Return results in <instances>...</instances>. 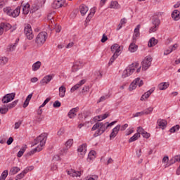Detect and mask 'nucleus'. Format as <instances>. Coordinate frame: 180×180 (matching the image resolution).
Segmentation results:
<instances>
[{"instance_id": "obj_1", "label": "nucleus", "mask_w": 180, "mask_h": 180, "mask_svg": "<svg viewBox=\"0 0 180 180\" xmlns=\"http://www.w3.org/2000/svg\"><path fill=\"white\" fill-rule=\"evenodd\" d=\"M47 133H43L39 135L34 140L33 146H37L40 143L38 146H39V148H43V146L46 144V141H47Z\"/></svg>"}, {"instance_id": "obj_2", "label": "nucleus", "mask_w": 180, "mask_h": 180, "mask_svg": "<svg viewBox=\"0 0 180 180\" xmlns=\"http://www.w3.org/2000/svg\"><path fill=\"white\" fill-rule=\"evenodd\" d=\"M4 12L8 16H11V18H18L20 15V6H18L15 10L11 7H6L4 8Z\"/></svg>"}, {"instance_id": "obj_3", "label": "nucleus", "mask_w": 180, "mask_h": 180, "mask_svg": "<svg viewBox=\"0 0 180 180\" xmlns=\"http://www.w3.org/2000/svg\"><path fill=\"white\" fill-rule=\"evenodd\" d=\"M46 40H47V32H42L38 34L37 36L35 43H37V44H39V46H41L46 43Z\"/></svg>"}, {"instance_id": "obj_4", "label": "nucleus", "mask_w": 180, "mask_h": 180, "mask_svg": "<svg viewBox=\"0 0 180 180\" xmlns=\"http://www.w3.org/2000/svg\"><path fill=\"white\" fill-rule=\"evenodd\" d=\"M108 123L109 122H101V125L99 129L94 134V137H98V136H102V134H103V133H105V131H106V130H108V128L109 127H108Z\"/></svg>"}, {"instance_id": "obj_5", "label": "nucleus", "mask_w": 180, "mask_h": 180, "mask_svg": "<svg viewBox=\"0 0 180 180\" xmlns=\"http://www.w3.org/2000/svg\"><path fill=\"white\" fill-rule=\"evenodd\" d=\"M160 23L161 21L158 18H153L152 19L153 26L149 29V33H154V32H157V30H158V27H160Z\"/></svg>"}, {"instance_id": "obj_6", "label": "nucleus", "mask_w": 180, "mask_h": 180, "mask_svg": "<svg viewBox=\"0 0 180 180\" xmlns=\"http://www.w3.org/2000/svg\"><path fill=\"white\" fill-rule=\"evenodd\" d=\"M134 72V63L129 65L127 69L123 71L122 78H127L129 75H131Z\"/></svg>"}, {"instance_id": "obj_7", "label": "nucleus", "mask_w": 180, "mask_h": 180, "mask_svg": "<svg viewBox=\"0 0 180 180\" xmlns=\"http://www.w3.org/2000/svg\"><path fill=\"white\" fill-rule=\"evenodd\" d=\"M15 96H16L15 93L7 94L3 96L1 102L2 103H9V102H12L15 99Z\"/></svg>"}, {"instance_id": "obj_8", "label": "nucleus", "mask_w": 180, "mask_h": 180, "mask_svg": "<svg viewBox=\"0 0 180 180\" xmlns=\"http://www.w3.org/2000/svg\"><path fill=\"white\" fill-rule=\"evenodd\" d=\"M24 33L28 40L33 39V31L32 30V26L28 24L24 29Z\"/></svg>"}, {"instance_id": "obj_9", "label": "nucleus", "mask_w": 180, "mask_h": 180, "mask_svg": "<svg viewBox=\"0 0 180 180\" xmlns=\"http://www.w3.org/2000/svg\"><path fill=\"white\" fill-rule=\"evenodd\" d=\"M151 61H153V58L150 56L146 57V60H143L141 63L142 70H144V71L148 70L150 65H151Z\"/></svg>"}, {"instance_id": "obj_10", "label": "nucleus", "mask_w": 180, "mask_h": 180, "mask_svg": "<svg viewBox=\"0 0 180 180\" xmlns=\"http://www.w3.org/2000/svg\"><path fill=\"white\" fill-rule=\"evenodd\" d=\"M120 131V124H118L112 129V132L110 134V140H113V139H115V137L117 136Z\"/></svg>"}, {"instance_id": "obj_11", "label": "nucleus", "mask_w": 180, "mask_h": 180, "mask_svg": "<svg viewBox=\"0 0 180 180\" xmlns=\"http://www.w3.org/2000/svg\"><path fill=\"white\" fill-rule=\"evenodd\" d=\"M53 77H54V75H46L41 80L40 84H41V85H46L49 84L50 81L53 79Z\"/></svg>"}, {"instance_id": "obj_12", "label": "nucleus", "mask_w": 180, "mask_h": 180, "mask_svg": "<svg viewBox=\"0 0 180 180\" xmlns=\"http://www.w3.org/2000/svg\"><path fill=\"white\" fill-rule=\"evenodd\" d=\"M79 109L78 107L71 109L68 114V117H70V119H74V117L77 116V112H78Z\"/></svg>"}, {"instance_id": "obj_13", "label": "nucleus", "mask_w": 180, "mask_h": 180, "mask_svg": "<svg viewBox=\"0 0 180 180\" xmlns=\"http://www.w3.org/2000/svg\"><path fill=\"white\" fill-rule=\"evenodd\" d=\"M79 109L78 107L71 109L68 114V117H70V119H74V117L77 116V112H78Z\"/></svg>"}, {"instance_id": "obj_14", "label": "nucleus", "mask_w": 180, "mask_h": 180, "mask_svg": "<svg viewBox=\"0 0 180 180\" xmlns=\"http://www.w3.org/2000/svg\"><path fill=\"white\" fill-rule=\"evenodd\" d=\"M140 82V77L135 79L131 84L129 85V91H133L137 88V84Z\"/></svg>"}, {"instance_id": "obj_15", "label": "nucleus", "mask_w": 180, "mask_h": 180, "mask_svg": "<svg viewBox=\"0 0 180 180\" xmlns=\"http://www.w3.org/2000/svg\"><path fill=\"white\" fill-rule=\"evenodd\" d=\"M68 175L70 176H81V172L75 171V169H71L70 170H68Z\"/></svg>"}, {"instance_id": "obj_16", "label": "nucleus", "mask_w": 180, "mask_h": 180, "mask_svg": "<svg viewBox=\"0 0 180 180\" xmlns=\"http://www.w3.org/2000/svg\"><path fill=\"white\" fill-rule=\"evenodd\" d=\"M63 5H64V3H63V1L55 0L52 4V8H53V9H58L60 8H62Z\"/></svg>"}, {"instance_id": "obj_17", "label": "nucleus", "mask_w": 180, "mask_h": 180, "mask_svg": "<svg viewBox=\"0 0 180 180\" xmlns=\"http://www.w3.org/2000/svg\"><path fill=\"white\" fill-rule=\"evenodd\" d=\"M43 150V148H40V146H37V148H34L31 151L28 152L25 155L26 157H30L31 155H33L34 153H39Z\"/></svg>"}, {"instance_id": "obj_18", "label": "nucleus", "mask_w": 180, "mask_h": 180, "mask_svg": "<svg viewBox=\"0 0 180 180\" xmlns=\"http://www.w3.org/2000/svg\"><path fill=\"white\" fill-rule=\"evenodd\" d=\"M78 153H81V155H85L86 153V143L80 146L77 149Z\"/></svg>"}, {"instance_id": "obj_19", "label": "nucleus", "mask_w": 180, "mask_h": 180, "mask_svg": "<svg viewBox=\"0 0 180 180\" xmlns=\"http://www.w3.org/2000/svg\"><path fill=\"white\" fill-rule=\"evenodd\" d=\"M89 8L85 4H82L79 6L80 13L82 16H84V15L88 12Z\"/></svg>"}, {"instance_id": "obj_20", "label": "nucleus", "mask_w": 180, "mask_h": 180, "mask_svg": "<svg viewBox=\"0 0 180 180\" xmlns=\"http://www.w3.org/2000/svg\"><path fill=\"white\" fill-rule=\"evenodd\" d=\"M169 86V82H162L159 84L158 85V89L160 91H165Z\"/></svg>"}, {"instance_id": "obj_21", "label": "nucleus", "mask_w": 180, "mask_h": 180, "mask_svg": "<svg viewBox=\"0 0 180 180\" xmlns=\"http://www.w3.org/2000/svg\"><path fill=\"white\" fill-rule=\"evenodd\" d=\"M180 12L178 10H174L172 13V18L174 20H179Z\"/></svg>"}, {"instance_id": "obj_22", "label": "nucleus", "mask_w": 180, "mask_h": 180, "mask_svg": "<svg viewBox=\"0 0 180 180\" xmlns=\"http://www.w3.org/2000/svg\"><path fill=\"white\" fill-rule=\"evenodd\" d=\"M65 92H67V89L64 86L59 87V96L60 98H64L65 96Z\"/></svg>"}, {"instance_id": "obj_23", "label": "nucleus", "mask_w": 180, "mask_h": 180, "mask_svg": "<svg viewBox=\"0 0 180 180\" xmlns=\"http://www.w3.org/2000/svg\"><path fill=\"white\" fill-rule=\"evenodd\" d=\"M5 32H8L10 29H12V25L8 22H1L0 25Z\"/></svg>"}, {"instance_id": "obj_24", "label": "nucleus", "mask_w": 180, "mask_h": 180, "mask_svg": "<svg viewBox=\"0 0 180 180\" xmlns=\"http://www.w3.org/2000/svg\"><path fill=\"white\" fill-rule=\"evenodd\" d=\"M137 49H139V46L134 42L131 43L129 46V51L131 53H135V51H137Z\"/></svg>"}, {"instance_id": "obj_25", "label": "nucleus", "mask_w": 180, "mask_h": 180, "mask_svg": "<svg viewBox=\"0 0 180 180\" xmlns=\"http://www.w3.org/2000/svg\"><path fill=\"white\" fill-rule=\"evenodd\" d=\"M29 12H30V4H29V3H27L25 6H23L22 13L24 15H27Z\"/></svg>"}, {"instance_id": "obj_26", "label": "nucleus", "mask_w": 180, "mask_h": 180, "mask_svg": "<svg viewBox=\"0 0 180 180\" xmlns=\"http://www.w3.org/2000/svg\"><path fill=\"white\" fill-rule=\"evenodd\" d=\"M158 44V39H155V38L154 37H152L148 43V47H154V46H155V44Z\"/></svg>"}, {"instance_id": "obj_27", "label": "nucleus", "mask_w": 180, "mask_h": 180, "mask_svg": "<svg viewBox=\"0 0 180 180\" xmlns=\"http://www.w3.org/2000/svg\"><path fill=\"white\" fill-rule=\"evenodd\" d=\"M157 123L160 127H167V124H168L167 120L161 119H158Z\"/></svg>"}, {"instance_id": "obj_28", "label": "nucleus", "mask_w": 180, "mask_h": 180, "mask_svg": "<svg viewBox=\"0 0 180 180\" xmlns=\"http://www.w3.org/2000/svg\"><path fill=\"white\" fill-rule=\"evenodd\" d=\"M26 148H27V146L24 145V146H22V148L18 152L17 157H18V158H20V157H22V155L25 154V151H26Z\"/></svg>"}, {"instance_id": "obj_29", "label": "nucleus", "mask_w": 180, "mask_h": 180, "mask_svg": "<svg viewBox=\"0 0 180 180\" xmlns=\"http://www.w3.org/2000/svg\"><path fill=\"white\" fill-rule=\"evenodd\" d=\"M19 171H20V168L18 167H13L11 169L9 172V175H16V174H18Z\"/></svg>"}, {"instance_id": "obj_30", "label": "nucleus", "mask_w": 180, "mask_h": 180, "mask_svg": "<svg viewBox=\"0 0 180 180\" xmlns=\"http://www.w3.org/2000/svg\"><path fill=\"white\" fill-rule=\"evenodd\" d=\"M110 8L111 9H119L120 8V5L117 1H111Z\"/></svg>"}, {"instance_id": "obj_31", "label": "nucleus", "mask_w": 180, "mask_h": 180, "mask_svg": "<svg viewBox=\"0 0 180 180\" xmlns=\"http://www.w3.org/2000/svg\"><path fill=\"white\" fill-rule=\"evenodd\" d=\"M41 67V62L37 61L32 65V71H37Z\"/></svg>"}, {"instance_id": "obj_32", "label": "nucleus", "mask_w": 180, "mask_h": 180, "mask_svg": "<svg viewBox=\"0 0 180 180\" xmlns=\"http://www.w3.org/2000/svg\"><path fill=\"white\" fill-rule=\"evenodd\" d=\"M141 135L140 134H135L133 136H131L129 139V143H133V141H136V140H139V139H140Z\"/></svg>"}, {"instance_id": "obj_33", "label": "nucleus", "mask_w": 180, "mask_h": 180, "mask_svg": "<svg viewBox=\"0 0 180 180\" xmlns=\"http://www.w3.org/2000/svg\"><path fill=\"white\" fill-rule=\"evenodd\" d=\"M18 102H19V100H15L13 102H12L11 103L6 105L8 110H9V109H13V108H15V106H16L18 105Z\"/></svg>"}, {"instance_id": "obj_34", "label": "nucleus", "mask_w": 180, "mask_h": 180, "mask_svg": "<svg viewBox=\"0 0 180 180\" xmlns=\"http://www.w3.org/2000/svg\"><path fill=\"white\" fill-rule=\"evenodd\" d=\"M9 110H8V107H6V105H4L2 107L0 108V113L1 115H6Z\"/></svg>"}, {"instance_id": "obj_35", "label": "nucleus", "mask_w": 180, "mask_h": 180, "mask_svg": "<svg viewBox=\"0 0 180 180\" xmlns=\"http://www.w3.org/2000/svg\"><path fill=\"white\" fill-rule=\"evenodd\" d=\"M27 174V170H23L20 174H18L15 176V180L22 179V178H25V174Z\"/></svg>"}, {"instance_id": "obj_36", "label": "nucleus", "mask_w": 180, "mask_h": 180, "mask_svg": "<svg viewBox=\"0 0 180 180\" xmlns=\"http://www.w3.org/2000/svg\"><path fill=\"white\" fill-rule=\"evenodd\" d=\"M8 174L9 172L8 170H4L0 176V180H6Z\"/></svg>"}, {"instance_id": "obj_37", "label": "nucleus", "mask_w": 180, "mask_h": 180, "mask_svg": "<svg viewBox=\"0 0 180 180\" xmlns=\"http://www.w3.org/2000/svg\"><path fill=\"white\" fill-rule=\"evenodd\" d=\"M140 27H141V25H138L134 29V33L136 37H140Z\"/></svg>"}, {"instance_id": "obj_38", "label": "nucleus", "mask_w": 180, "mask_h": 180, "mask_svg": "<svg viewBox=\"0 0 180 180\" xmlns=\"http://www.w3.org/2000/svg\"><path fill=\"white\" fill-rule=\"evenodd\" d=\"M117 57H119V54L114 53L110 59V62L108 63L109 65L113 64V63L115 62V60H116Z\"/></svg>"}, {"instance_id": "obj_39", "label": "nucleus", "mask_w": 180, "mask_h": 180, "mask_svg": "<svg viewBox=\"0 0 180 180\" xmlns=\"http://www.w3.org/2000/svg\"><path fill=\"white\" fill-rule=\"evenodd\" d=\"M153 110H154V108L149 107L148 108L144 110L143 112L144 115H150L153 112Z\"/></svg>"}, {"instance_id": "obj_40", "label": "nucleus", "mask_w": 180, "mask_h": 180, "mask_svg": "<svg viewBox=\"0 0 180 180\" xmlns=\"http://www.w3.org/2000/svg\"><path fill=\"white\" fill-rule=\"evenodd\" d=\"M179 129H180L179 124H176V125L172 127V128H170L169 131L171 133H175V131H178V130H179Z\"/></svg>"}, {"instance_id": "obj_41", "label": "nucleus", "mask_w": 180, "mask_h": 180, "mask_svg": "<svg viewBox=\"0 0 180 180\" xmlns=\"http://www.w3.org/2000/svg\"><path fill=\"white\" fill-rule=\"evenodd\" d=\"M8 58L6 57H2L0 58V65H5L8 61Z\"/></svg>"}, {"instance_id": "obj_42", "label": "nucleus", "mask_w": 180, "mask_h": 180, "mask_svg": "<svg viewBox=\"0 0 180 180\" xmlns=\"http://www.w3.org/2000/svg\"><path fill=\"white\" fill-rule=\"evenodd\" d=\"M95 154H96L95 150L90 151L88 154V158H89V160H94V158H95Z\"/></svg>"}, {"instance_id": "obj_43", "label": "nucleus", "mask_w": 180, "mask_h": 180, "mask_svg": "<svg viewBox=\"0 0 180 180\" xmlns=\"http://www.w3.org/2000/svg\"><path fill=\"white\" fill-rule=\"evenodd\" d=\"M106 99H109V96L105 95V96H102L100 99L98 101L97 103H101V102H103L106 101Z\"/></svg>"}, {"instance_id": "obj_44", "label": "nucleus", "mask_w": 180, "mask_h": 180, "mask_svg": "<svg viewBox=\"0 0 180 180\" xmlns=\"http://www.w3.org/2000/svg\"><path fill=\"white\" fill-rule=\"evenodd\" d=\"M99 127H101V122H96L91 128V131H94V130L99 129Z\"/></svg>"}, {"instance_id": "obj_45", "label": "nucleus", "mask_w": 180, "mask_h": 180, "mask_svg": "<svg viewBox=\"0 0 180 180\" xmlns=\"http://www.w3.org/2000/svg\"><path fill=\"white\" fill-rule=\"evenodd\" d=\"M175 162H176L175 161V159H174V158H172L170 160H169V162H167L166 164L165 168H167V167H171V165L175 164Z\"/></svg>"}, {"instance_id": "obj_46", "label": "nucleus", "mask_w": 180, "mask_h": 180, "mask_svg": "<svg viewBox=\"0 0 180 180\" xmlns=\"http://www.w3.org/2000/svg\"><path fill=\"white\" fill-rule=\"evenodd\" d=\"M74 143V141L72 139H69L67 141V142L65 143V146L68 148H70L71 147V146H72Z\"/></svg>"}, {"instance_id": "obj_47", "label": "nucleus", "mask_w": 180, "mask_h": 180, "mask_svg": "<svg viewBox=\"0 0 180 180\" xmlns=\"http://www.w3.org/2000/svg\"><path fill=\"white\" fill-rule=\"evenodd\" d=\"M39 6L36 5V4H34L32 6V8H31V12L32 13H34V12H37V11H39Z\"/></svg>"}, {"instance_id": "obj_48", "label": "nucleus", "mask_w": 180, "mask_h": 180, "mask_svg": "<svg viewBox=\"0 0 180 180\" xmlns=\"http://www.w3.org/2000/svg\"><path fill=\"white\" fill-rule=\"evenodd\" d=\"M178 49V44H174L172 46H169V53H172Z\"/></svg>"}, {"instance_id": "obj_49", "label": "nucleus", "mask_w": 180, "mask_h": 180, "mask_svg": "<svg viewBox=\"0 0 180 180\" xmlns=\"http://www.w3.org/2000/svg\"><path fill=\"white\" fill-rule=\"evenodd\" d=\"M51 101V98L49 97L47 98L44 103L39 106V108H44L45 105H47V103H49V101Z\"/></svg>"}, {"instance_id": "obj_50", "label": "nucleus", "mask_w": 180, "mask_h": 180, "mask_svg": "<svg viewBox=\"0 0 180 180\" xmlns=\"http://www.w3.org/2000/svg\"><path fill=\"white\" fill-rule=\"evenodd\" d=\"M61 106V103L59 101H56L53 104V108H60Z\"/></svg>"}, {"instance_id": "obj_51", "label": "nucleus", "mask_w": 180, "mask_h": 180, "mask_svg": "<svg viewBox=\"0 0 180 180\" xmlns=\"http://www.w3.org/2000/svg\"><path fill=\"white\" fill-rule=\"evenodd\" d=\"M15 49H16V46H15V44L9 45V46L7 47L8 51H13V50H15Z\"/></svg>"}, {"instance_id": "obj_52", "label": "nucleus", "mask_w": 180, "mask_h": 180, "mask_svg": "<svg viewBox=\"0 0 180 180\" xmlns=\"http://www.w3.org/2000/svg\"><path fill=\"white\" fill-rule=\"evenodd\" d=\"M144 115H145L144 112L141 111V112H136L135 114H133V117H139V116H143Z\"/></svg>"}, {"instance_id": "obj_53", "label": "nucleus", "mask_w": 180, "mask_h": 180, "mask_svg": "<svg viewBox=\"0 0 180 180\" xmlns=\"http://www.w3.org/2000/svg\"><path fill=\"white\" fill-rule=\"evenodd\" d=\"M119 47V44H114L112 46H111V51L112 53H115V50Z\"/></svg>"}, {"instance_id": "obj_54", "label": "nucleus", "mask_w": 180, "mask_h": 180, "mask_svg": "<svg viewBox=\"0 0 180 180\" xmlns=\"http://www.w3.org/2000/svg\"><path fill=\"white\" fill-rule=\"evenodd\" d=\"M75 67H82V63L79 61H76L74 64V65L72 66V70H74V68H75Z\"/></svg>"}, {"instance_id": "obj_55", "label": "nucleus", "mask_w": 180, "mask_h": 180, "mask_svg": "<svg viewBox=\"0 0 180 180\" xmlns=\"http://www.w3.org/2000/svg\"><path fill=\"white\" fill-rule=\"evenodd\" d=\"M141 135L143 136V137H144V139H149L150 137V133H148L147 131H144Z\"/></svg>"}, {"instance_id": "obj_56", "label": "nucleus", "mask_w": 180, "mask_h": 180, "mask_svg": "<svg viewBox=\"0 0 180 180\" xmlns=\"http://www.w3.org/2000/svg\"><path fill=\"white\" fill-rule=\"evenodd\" d=\"M144 131H145L144 129H143L141 127H139L137 128V133H136V134H139V136H140V134H143V133Z\"/></svg>"}, {"instance_id": "obj_57", "label": "nucleus", "mask_w": 180, "mask_h": 180, "mask_svg": "<svg viewBox=\"0 0 180 180\" xmlns=\"http://www.w3.org/2000/svg\"><path fill=\"white\" fill-rule=\"evenodd\" d=\"M78 88H79V84H75L74 86H72L70 89L71 92H75V91H77V89H78Z\"/></svg>"}, {"instance_id": "obj_58", "label": "nucleus", "mask_w": 180, "mask_h": 180, "mask_svg": "<svg viewBox=\"0 0 180 180\" xmlns=\"http://www.w3.org/2000/svg\"><path fill=\"white\" fill-rule=\"evenodd\" d=\"M22 124V121H18V122L15 123V127L14 129H18L19 127H20V125Z\"/></svg>"}, {"instance_id": "obj_59", "label": "nucleus", "mask_w": 180, "mask_h": 180, "mask_svg": "<svg viewBox=\"0 0 180 180\" xmlns=\"http://www.w3.org/2000/svg\"><path fill=\"white\" fill-rule=\"evenodd\" d=\"M129 127V124H124V125L121 126L120 125V130H121V131H124V130H126V128Z\"/></svg>"}, {"instance_id": "obj_60", "label": "nucleus", "mask_w": 180, "mask_h": 180, "mask_svg": "<svg viewBox=\"0 0 180 180\" xmlns=\"http://www.w3.org/2000/svg\"><path fill=\"white\" fill-rule=\"evenodd\" d=\"M122 46H120L119 44H118V47L117 48V49L115 50V51L114 52V54H119V56H120V51L122 49H121Z\"/></svg>"}, {"instance_id": "obj_61", "label": "nucleus", "mask_w": 180, "mask_h": 180, "mask_svg": "<svg viewBox=\"0 0 180 180\" xmlns=\"http://www.w3.org/2000/svg\"><path fill=\"white\" fill-rule=\"evenodd\" d=\"M12 143H13V137L8 138V139L6 141V144L8 146H11V144H12Z\"/></svg>"}, {"instance_id": "obj_62", "label": "nucleus", "mask_w": 180, "mask_h": 180, "mask_svg": "<svg viewBox=\"0 0 180 180\" xmlns=\"http://www.w3.org/2000/svg\"><path fill=\"white\" fill-rule=\"evenodd\" d=\"M107 40H108V37L105 34H103L102 39L101 40V43H105Z\"/></svg>"}, {"instance_id": "obj_63", "label": "nucleus", "mask_w": 180, "mask_h": 180, "mask_svg": "<svg viewBox=\"0 0 180 180\" xmlns=\"http://www.w3.org/2000/svg\"><path fill=\"white\" fill-rule=\"evenodd\" d=\"M94 75H96L98 77V78H102V77H103V75L101 72V71L95 72Z\"/></svg>"}, {"instance_id": "obj_64", "label": "nucleus", "mask_w": 180, "mask_h": 180, "mask_svg": "<svg viewBox=\"0 0 180 180\" xmlns=\"http://www.w3.org/2000/svg\"><path fill=\"white\" fill-rule=\"evenodd\" d=\"M143 178V174L140 173L139 177L131 178V180H140Z\"/></svg>"}]
</instances>
